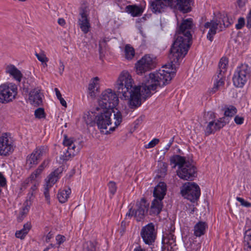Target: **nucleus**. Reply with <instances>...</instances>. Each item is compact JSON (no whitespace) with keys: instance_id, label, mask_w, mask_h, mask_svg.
<instances>
[{"instance_id":"obj_10","label":"nucleus","mask_w":251,"mask_h":251,"mask_svg":"<svg viewBox=\"0 0 251 251\" xmlns=\"http://www.w3.org/2000/svg\"><path fill=\"white\" fill-rule=\"evenodd\" d=\"M181 194L185 199L192 202L197 201L201 195L199 185L194 182L185 183L182 187Z\"/></svg>"},{"instance_id":"obj_28","label":"nucleus","mask_w":251,"mask_h":251,"mask_svg":"<svg viewBox=\"0 0 251 251\" xmlns=\"http://www.w3.org/2000/svg\"><path fill=\"white\" fill-rule=\"evenodd\" d=\"M162 243L163 246L171 247L173 248L176 246V238L174 235L172 233L167 235L166 236H164L163 237Z\"/></svg>"},{"instance_id":"obj_7","label":"nucleus","mask_w":251,"mask_h":251,"mask_svg":"<svg viewBox=\"0 0 251 251\" xmlns=\"http://www.w3.org/2000/svg\"><path fill=\"white\" fill-rule=\"evenodd\" d=\"M228 59L226 57H222L219 63L218 69L216 74L213 76L214 86L210 93L214 94L225 84V74L227 70Z\"/></svg>"},{"instance_id":"obj_9","label":"nucleus","mask_w":251,"mask_h":251,"mask_svg":"<svg viewBox=\"0 0 251 251\" xmlns=\"http://www.w3.org/2000/svg\"><path fill=\"white\" fill-rule=\"evenodd\" d=\"M149 208V203L144 199H142L136 202L134 209L130 208L126 216H134L138 222L143 220L147 214Z\"/></svg>"},{"instance_id":"obj_33","label":"nucleus","mask_w":251,"mask_h":251,"mask_svg":"<svg viewBox=\"0 0 251 251\" xmlns=\"http://www.w3.org/2000/svg\"><path fill=\"white\" fill-rule=\"evenodd\" d=\"M109 41L108 38L104 37L99 42V52L100 57L103 54L104 52L107 50V42Z\"/></svg>"},{"instance_id":"obj_23","label":"nucleus","mask_w":251,"mask_h":251,"mask_svg":"<svg viewBox=\"0 0 251 251\" xmlns=\"http://www.w3.org/2000/svg\"><path fill=\"white\" fill-rule=\"evenodd\" d=\"M49 163V160H44L38 168L30 175V176L24 182L22 187L25 189L30 182L32 183V181L34 180L41 174L45 168L48 165Z\"/></svg>"},{"instance_id":"obj_3","label":"nucleus","mask_w":251,"mask_h":251,"mask_svg":"<svg viewBox=\"0 0 251 251\" xmlns=\"http://www.w3.org/2000/svg\"><path fill=\"white\" fill-rule=\"evenodd\" d=\"M170 163L174 164V167L178 166L176 173L181 179L193 180L197 177L196 168L190 162L186 161L185 157L179 155H174L170 158Z\"/></svg>"},{"instance_id":"obj_29","label":"nucleus","mask_w":251,"mask_h":251,"mask_svg":"<svg viewBox=\"0 0 251 251\" xmlns=\"http://www.w3.org/2000/svg\"><path fill=\"white\" fill-rule=\"evenodd\" d=\"M6 72L18 81H20L22 77V74L21 72L18 70L14 66L11 65L8 66L6 68Z\"/></svg>"},{"instance_id":"obj_5","label":"nucleus","mask_w":251,"mask_h":251,"mask_svg":"<svg viewBox=\"0 0 251 251\" xmlns=\"http://www.w3.org/2000/svg\"><path fill=\"white\" fill-rule=\"evenodd\" d=\"M251 75V68L246 63L239 65L235 71L232 80L237 87L242 88L250 79Z\"/></svg>"},{"instance_id":"obj_1","label":"nucleus","mask_w":251,"mask_h":251,"mask_svg":"<svg viewBox=\"0 0 251 251\" xmlns=\"http://www.w3.org/2000/svg\"><path fill=\"white\" fill-rule=\"evenodd\" d=\"M153 73L146 76L144 86H134V81L127 72L121 73L117 81L116 89L125 99H128L129 106L132 109L140 106L142 97L145 100L151 96V91H154L158 86L162 87L170 81L175 74V71H170L169 67H162Z\"/></svg>"},{"instance_id":"obj_19","label":"nucleus","mask_w":251,"mask_h":251,"mask_svg":"<svg viewBox=\"0 0 251 251\" xmlns=\"http://www.w3.org/2000/svg\"><path fill=\"white\" fill-rule=\"evenodd\" d=\"M204 29L203 30V33L205 32L206 29H208L209 30L207 34V38L210 42L213 40V36L216 34L217 30L219 29L222 31V23L220 20H218L217 18L214 19L210 22H207L204 24Z\"/></svg>"},{"instance_id":"obj_25","label":"nucleus","mask_w":251,"mask_h":251,"mask_svg":"<svg viewBox=\"0 0 251 251\" xmlns=\"http://www.w3.org/2000/svg\"><path fill=\"white\" fill-rule=\"evenodd\" d=\"M162 201L154 199L151 203V209L150 211V215H158L163 207Z\"/></svg>"},{"instance_id":"obj_8","label":"nucleus","mask_w":251,"mask_h":251,"mask_svg":"<svg viewBox=\"0 0 251 251\" xmlns=\"http://www.w3.org/2000/svg\"><path fill=\"white\" fill-rule=\"evenodd\" d=\"M78 142L72 138H68L66 135H64L63 144L67 148L65 149L60 159L63 161H68L75 155L81 149L80 145H77Z\"/></svg>"},{"instance_id":"obj_48","label":"nucleus","mask_w":251,"mask_h":251,"mask_svg":"<svg viewBox=\"0 0 251 251\" xmlns=\"http://www.w3.org/2000/svg\"><path fill=\"white\" fill-rule=\"evenodd\" d=\"M28 211V207L27 206H25L22 210L20 212V216L19 217V219L22 221L23 219V216L26 215Z\"/></svg>"},{"instance_id":"obj_18","label":"nucleus","mask_w":251,"mask_h":251,"mask_svg":"<svg viewBox=\"0 0 251 251\" xmlns=\"http://www.w3.org/2000/svg\"><path fill=\"white\" fill-rule=\"evenodd\" d=\"M89 10L86 6L81 7L79 9L80 18L78 23L81 31L85 34L87 33L91 28L90 21L88 18Z\"/></svg>"},{"instance_id":"obj_15","label":"nucleus","mask_w":251,"mask_h":251,"mask_svg":"<svg viewBox=\"0 0 251 251\" xmlns=\"http://www.w3.org/2000/svg\"><path fill=\"white\" fill-rule=\"evenodd\" d=\"M193 4V0H171L166 3V8L169 7L174 10H178L183 13H187L192 10Z\"/></svg>"},{"instance_id":"obj_22","label":"nucleus","mask_w":251,"mask_h":251,"mask_svg":"<svg viewBox=\"0 0 251 251\" xmlns=\"http://www.w3.org/2000/svg\"><path fill=\"white\" fill-rule=\"evenodd\" d=\"M171 0H151L150 8L155 14L161 13L166 9V3Z\"/></svg>"},{"instance_id":"obj_58","label":"nucleus","mask_w":251,"mask_h":251,"mask_svg":"<svg viewBox=\"0 0 251 251\" xmlns=\"http://www.w3.org/2000/svg\"><path fill=\"white\" fill-rule=\"evenodd\" d=\"M58 24L61 26H64L66 24V22L64 19L59 18L58 20Z\"/></svg>"},{"instance_id":"obj_31","label":"nucleus","mask_w":251,"mask_h":251,"mask_svg":"<svg viewBox=\"0 0 251 251\" xmlns=\"http://www.w3.org/2000/svg\"><path fill=\"white\" fill-rule=\"evenodd\" d=\"M83 251H98L97 243L95 241H89L83 245Z\"/></svg>"},{"instance_id":"obj_63","label":"nucleus","mask_w":251,"mask_h":251,"mask_svg":"<svg viewBox=\"0 0 251 251\" xmlns=\"http://www.w3.org/2000/svg\"><path fill=\"white\" fill-rule=\"evenodd\" d=\"M171 146H170L168 144V145L166 146V148H165V150L166 151H168L169 150L170 148L171 147Z\"/></svg>"},{"instance_id":"obj_49","label":"nucleus","mask_w":251,"mask_h":251,"mask_svg":"<svg viewBox=\"0 0 251 251\" xmlns=\"http://www.w3.org/2000/svg\"><path fill=\"white\" fill-rule=\"evenodd\" d=\"M25 231H24L22 229L17 231L15 233V236L17 238H20L21 239H23L25 238L26 234H24Z\"/></svg>"},{"instance_id":"obj_47","label":"nucleus","mask_w":251,"mask_h":251,"mask_svg":"<svg viewBox=\"0 0 251 251\" xmlns=\"http://www.w3.org/2000/svg\"><path fill=\"white\" fill-rule=\"evenodd\" d=\"M31 225L30 223L27 222L26 224H25L24 225V227H23V229H22L24 231H25V233H24V234H27L28 233V232H29V231L30 230V229H31Z\"/></svg>"},{"instance_id":"obj_14","label":"nucleus","mask_w":251,"mask_h":251,"mask_svg":"<svg viewBox=\"0 0 251 251\" xmlns=\"http://www.w3.org/2000/svg\"><path fill=\"white\" fill-rule=\"evenodd\" d=\"M62 169L57 168L51 172L46 179V184L44 185V195L48 204H50V196L49 189L54 185L59 178V175Z\"/></svg>"},{"instance_id":"obj_12","label":"nucleus","mask_w":251,"mask_h":251,"mask_svg":"<svg viewBox=\"0 0 251 251\" xmlns=\"http://www.w3.org/2000/svg\"><path fill=\"white\" fill-rule=\"evenodd\" d=\"M17 94V88L12 84L0 85V102L7 103L12 101Z\"/></svg>"},{"instance_id":"obj_39","label":"nucleus","mask_w":251,"mask_h":251,"mask_svg":"<svg viewBox=\"0 0 251 251\" xmlns=\"http://www.w3.org/2000/svg\"><path fill=\"white\" fill-rule=\"evenodd\" d=\"M244 241L247 243V244L251 249V229H248L246 230L244 235Z\"/></svg>"},{"instance_id":"obj_61","label":"nucleus","mask_w":251,"mask_h":251,"mask_svg":"<svg viewBox=\"0 0 251 251\" xmlns=\"http://www.w3.org/2000/svg\"><path fill=\"white\" fill-rule=\"evenodd\" d=\"M134 251H146L145 250L141 248V247H138L134 249Z\"/></svg>"},{"instance_id":"obj_56","label":"nucleus","mask_w":251,"mask_h":251,"mask_svg":"<svg viewBox=\"0 0 251 251\" xmlns=\"http://www.w3.org/2000/svg\"><path fill=\"white\" fill-rule=\"evenodd\" d=\"M174 249L171 247L162 246V251H174Z\"/></svg>"},{"instance_id":"obj_38","label":"nucleus","mask_w":251,"mask_h":251,"mask_svg":"<svg viewBox=\"0 0 251 251\" xmlns=\"http://www.w3.org/2000/svg\"><path fill=\"white\" fill-rule=\"evenodd\" d=\"M35 56L38 59L39 61L42 62V64H46L49 61V59L47 57L45 52L43 51H41L40 53H35Z\"/></svg>"},{"instance_id":"obj_59","label":"nucleus","mask_w":251,"mask_h":251,"mask_svg":"<svg viewBox=\"0 0 251 251\" xmlns=\"http://www.w3.org/2000/svg\"><path fill=\"white\" fill-rule=\"evenodd\" d=\"M58 100H59L62 106H63L65 107H67V103H66V101L63 98H61Z\"/></svg>"},{"instance_id":"obj_21","label":"nucleus","mask_w":251,"mask_h":251,"mask_svg":"<svg viewBox=\"0 0 251 251\" xmlns=\"http://www.w3.org/2000/svg\"><path fill=\"white\" fill-rule=\"evenodd\" d=\"M28 102L34 106H38L42 104L43 95L41 93V89L35 88L32 89L28 94Z\"/></svg>"},{"instance_id":"obj_6","label":"nucleus","mask_w":251,"mask_h":251,"mask_svg":"<svg viewBox=\"0 0 251 251\" xmlns=\"http://www.w3.org/2000/svg\"><path fill=\"white\" fill-rule=\"evenodd\" d=\"M98 103L101 109L114 110V108L118 104L119 98L114 91L108 89L101 93Z\"/></svg>"},{"instance_id":"obj_45","label":"nucleus","mask_w":251,"mask_h":251,"mask_svg":"<svg viewBox=\"0 0 251 251\" xmlns=\"http://www.w3.org/2000/svg\"><path fill=\"white\" fill-rule=\"evenodd\" d=\"M236 200L244 206L249 207L251 206V204L250 202L245 201L243 198L237 197Z\"/></svg>"},{"instance_id":"obj_26","label":"nucleus","mask_w":251,"mask_h":251,"mask_svg":"<svg viewBox=\"0 0 251 251\" xmlns=\"http://www.w3.org/2000/svg\"><path fill=\"white\" fill-rule=\"evenodd\" d=\"M207 228V225L206 222L200 221L194 227V234L197 237H201L204 234Z\"/></svg>"},{"instance_id":"obj_35","label":"nucleus","mask_w":251,"mask_h":251,"mask_svg":"<svg viewBox=\"0 0 251 251\" xmlns=\"http://www.w3.org/2000/svg\"><path fill=\"white\" fill-rule=\"evenodd\" d=\"M237 109L232 105H230L226 108L225 111L224 115L226 117H232L237 113Z\"/></svg>"},{"instance_id":"obj_30","label":"nucleus","mask_w":251,"mask_h":251,"mask_svg":"<svg viewBox=\"0 0 251 251\" xmlns=\"http://www.w3.org/2000/svg\"><path fill=\"white\" fill-rule=\"evenodd\" d=\"M71 193V189L68 188L66 189L60 190L57 194V198L60 202H65Z\"/></svg>"},{"instance_id":"obj_16","label":"nucleus","mask_w":251,"mask_h":251,"mask_svg":"<svg viewBox=\"0 0 251 251\" xmlns=\"http://www.w3.org/2000/svg\"><path fill=\"white\" fill-rule=\"evenodd\" d=\"M140 235L146 244L151 245L156 237L154 224L150 223L143 226L141 230Z\"/></svg>"},{"instance_id":"obj_55","label":"nucleus","mask_w":251,"mask_h":251,"mask_svg":"<svg viewBox=\"0 0 251 251\" xmlns=\"http://www.w3.org/2000/svg\"><path fill=\"white\" fill-rule=\"evenodd\" d=\"M247 1V0H238L237 3L239 6L241 7L245 5Z\"/></svg>"},{"instance_id":"obj_53","label":"nucleus","mask_w":251,"mask_h":251,"mask_svg":"<svg viewBox=\"0 0 251 251\" xmlns=\"http://www.w3.org/2000/svg\"><path fill=\"white\" fill-rule=\"evenodd\" d=\"M52 238H53V234L50 232L45 237V241L48 243Z\"/></svg>"},{"instance_id":"obj_13","label":"nucleus","mask_w":251,"mask_h":251,"mask_svg":"<svg viewBox=\"0 0 251 251\" xmlns=\"http://www.w3.org/2000/svg\"><path fill=\"white\" fill-rule=\"evenodd\" d=\"M13 151L14 145L12 138L7 133H3L0 136V155L8 156Z\"/></svg>"},{"instance_id":"obj_60","label":"nucleus","mask_w":251,"mask_h":251,"mask_svg":"<svg viewBox=\"0 0 251 251\" xmlns=\"http://www.w3.org/2000/svg\"><path fill=\"white\" fill-rule=\"evenodd\" d=\"M32 186L31 187V189H32L33 191H34L37 189V186L35 182H32Z\"/></svg>"},{"instance_id":"obj_51","label":"nucleus","mask_w":251,"mask_h":251,"mask_svg":"<svg viewBox=\"0 0 251 251\" xmlns=\"http://www.w3.org/2000/svg\"><path fill=\"white\" fill-rule=\"evenodd\" d=\"M244 119L242 117L239 116L237 115L234 118V121L235 123L237 125H241L243 123Z\"/></svg>"},{"instance_id":"obj_11","label":"nucleus","mask_w":251,"mask_h":251,"mask_svg":"<svg viewBox=\"0 0 251 251\" xmlns=\"http://www.w3.org/2000/svg\"><path fill=\"white\" fill-rule=\"evenodd\" d=\"M157 64L156 58L153 55L146 54L136 64L137 74H142L146 72L153 69Z\"/></svg>"},{"instance_id":"obj_27","label":"nucleus","mask_w":251,"mask_h":251,"mask_svg":"<svg viewBox=\"0 0 251 251\" xmlns=\"http://www.w3.org/2000/svg\"><path fill=\"white\" fill-rule=\"evenodd\" d=\"M126 10L133 17L139 16L141 15L143 12V9L136 5H129L126 6Z\"/></svg>"},{"instance_id":"obj_44","label":"nucleus","mask_w":251,"mask_h":251,"mask_svg":"<svg viewBox=\"0 0 251 251\" xmlns=\"http://www.w3.org/2000/svg\"><path fill=\"white\" fill-rule=\"evenodd\" d=\"M128 223H127L125 221H123L122 222L121 226L118 229V231L122 235L126 231V227Z\"/></svg>"},{"instance_id":"obj_40","label":"nucleus","mask_w":251,"mask_h":251,"mask_svg":"<svg viewBox=\"0 0 251 251\" xmlns=\"http://www.w3.org/2000/svg\"><path fill=\"white\" fill-rule=\"evenodd\" d=\"M35 116L36 118L41 119L45 117L44 110L42 108H38L35 111Z\"/></svg>"},{"instance_id":"obj_42","label":"nucleus","mask_w":251,"mask_h":251,"mask_svg":"<svg viewBox=\"0 0 251 251\" xmlns=\"http://www.w3.org/2000/svg\"><path fill=\"white\" fill-rule=\"evenodd\" d=\"M159 142V139L154 138L150 142H149L148 144L145 145V147L146 149H150V148H153L157 144H158Z\"/></svg>"},{"instance_id":"obj_50","label":"nucleus","mask_w":251,"mask_h":251,"mask_svg":"<svg viewBox=\"0 0 251 251\" xmlns=\"http://www.w3.org/2000/svg\"><path fill=\"white\" fill-rule=\"evenodd\" d=\"M89 116H90V113L88 115L84 117L85 122L87 125H90L91 126H93V125L95 123V122L93 121V119L90 118L89 119Z\"/></svg>"},{"instance_id":"obj_43","label":"nucleus","mask_w":251,"mask_h":251,"mask_svg":"<svg viewBox=\"0 0 251 251\" xmlns=\"http://www.w3.org/2000/svg\"><path fill=\"white\" fill-rule=\"evenodd\" d=\"M245 19L243 17H240L238 20V23L235 25L236 28L237 29H242L245 25Z\"/></svg>"},{"instance_id":"obj_32","label":"nucleus","mask_w":251,"mask_h":251,"mask_svg":"<svg viewBox=\"0 0 251 251\" xmlns=\"http://www.w3.org/2000/svg\"><path fill=\"white\" fill-rule=\"evenodd\" d=\"M218 20H220L222 23V31L226 27H228L232 23V19H229L227 15H220L217 18Z\"/></svg>"},{"instance_id":"obj_36","label":"nucleus","mask_w":251,"mask_h":251,"mask_svg":"<svg viewBox=\"0 0 251 251\" xmlns=\"http://www.w3.org/2000/svg\"><path fill=\"white\" fill-rule=\"evenodd\" d=\"M98 77H95L93 79L92 82L90 83L88 86L89 93L91 97L94 96V90L96 86V82L99 80Z\"/></svg>"},{"instance_id":"obj_17","label":"nucleus","mask_w":251,"mask_h":251,"mask_svg":"<svg viewBox=\"0 0 251 251\" xmlns=\"http://www.w3.org/2000/svg\"><path fill=\"white\" fill-rule=\"evenodd\" d=\"M46 148L44 146L37 147L33 152L26 157V167L30 169L38 163L41 156L46 153Z\"/></svg>"},{"instance_id":"obj_4","label":"nucleus","mask_w":251,"mask_h":251,"mask_svg":"<svg viewBox=\"0 0 251 251\" xmlns=\"http://www.w3.org/2000/svg\"><path fill=\"white\" fill-rule=\"evenodd\" d=\"M97 110L99 111L100 110V112L96 116L95 120L96 123L98 126V128L100 129H105L107 128V126L111 125V116L112 113H114V127H111L109 130L110 131H114L115 128L120 125L122 122L123 117L121 112L117 109L116 112L115 110H108L106 109H101L100 107H97Z\"/></svg>"},{"instance_id":"obj_57","label":"nucleus","mask_w":251,"mask_h":251,"mask_svg":"<svg viewBox=\"0 0 251 251\" xmlns=\"http://www.w3.org/2000/svg\"><path fill=\"white\" fill-rule=\"evenodd\" d=\"M54 91L55 92L56 96L58 99H59L62 98L61 93L60 92L59 90L57 88H55L54 89Z\"/></svg>"},{"instance_id":"obj_54","label":"nucleus","mask_w":251,"mask_h":251,"mask_svg":"<svg viewBox=\"0 0 251 251\" xmlns=\"http://www.w3.org/2000/svg\"><path fill=\"white\" fill-rule=\"evenodd\" d=\"M204 116L205 118L208 117L211 119H213L215 118L214 114L211 112H208L206 114H205Z\"/></svg>"},{"instance_id":"obj_34","label":"nucleus","mask_w":251,"mask_h":251,"mask_svg":"<svg viewBox=\"0 0 251 251\" xmlns=\"http://www.w3.org/2000/svg\"><path fill=\"white\" fill-rule=\"evenodd\" d=\"M125 57L127 59H131L135 55L134 49L129 45H126L125 49Z\"/></svg>"},{"instance_id":"obj_37","label":"nucleus","mask_w":251,"mask_h":251,"mask_svg":"<svg viewBox=\"0 0 251 251\" xmlns=\"http://www.w3.org/2000/svg\"><path fill=\"white\" fill-rule=\"evenodd\" d=\"M160 169H158V176L159 177H164L167 171V165L165 163H161L160 164Z\"/></svg>"},{"instance_id":"obj_24","label":"nucleus","mask_w":251,"mask_h":251,"mask_svg":"<svg viewBox=\"0 0 251 251\" xmlns=\"http://www.w3.org/2000/svg\"><path fill=\"white\" fill-rule=\"evenodd\" d=\"M166 191L167 185L166 183L164 182H160L155 187L153 190V196L155 197V199L162 201L166 195Z\"/></svg>"},{"instance_id":"obj_41","label":"nucleus","mask_w":251,"mask_h":251,"mask_svg":"<svg viewBox=\"0 0 251 251\" xmlns=\"http://www.w3.org/2000/svg\"><path fill=\"white\" fill-rule=\"evenodd\" d=\"M108 186L110 193L114 195L117 191L116 183L114 181H111L108 183Z\"/></svg>"},{"instance_id":"obj_20","label":"nucleus","mask_w":251,"mask_h":251,"mask_svg":"<svg viewBox=\"0 0 251 251\" xmlns=\"http://www.w3.org/2000/svg\"><path fill=\"white\" fill-rule=\"evenodd\" d=\"M227 123L225 117L219 118L216 122L213 120L209 121L204 129L205 135L208 136L214 133L216 131L223 128Z\"/></svg>"},{"instance_id":"obj_46","label":"nucleus","mask_w":251,"mask_h":251,"mask_svg":"<svg viewBox=\"0 0 251 251\" xmlns=\"http://www.w3.org/2000/svg\"><path fill=\"white\" fill-rule=\"evenodd\" d=\"M56 240L57 244L60 245L66 240V237L63 235L58 234L56 237Z\"/></svg>"},{"instance_id":"obj_2","label":"nucleus","mask_w":251,"mask_h":251,"mask_svg":"<svg viewBox=\"0 0 251 251\" xmlns=\"http://www.w3.org/2000/svg\"><path fill=\"white\" fill-rule=\"evenodd\" d=\"M195 28V24L191 18L182 19L180 24L177 22L175 41L169 55L170 63L165 65L163 67H169L170 71H176V65L187 53L192 44V34Z\"/></svg>"},{"instance_id":"obj_52","label":"nucleus","mask_w":251,"mask_h":251,"mask_svg":"<svg viewBox=\"0 0 251 251\" xmlns=\"http://www.w3.org/2000/svg\"><path fill=\"white\" fill-rule=\"evenodd\" d=\"M59 63L60 66L59 67V73L61 75H62L64 72L65 66L62 61L60 60Z\"/></svg>"},{"instance_id":"obj_62","label":"nucleus","mask_w":251,"mask_h":251,"mask_svg":"<svg viewBox=\"0 0 251 251\" xmlns=\"http://www.w3.org/2000/svg\"><path fill=\"white\" fill-rule=\"evenodd\" d=\"M174 137H172L170 141H169V143H168V144L170 145V146H172V145L173 144V143L174 142Z\"/></svg>"},{"instance_id":"obj_64","label":"nucleus","mask_w":251,"mask_h":251,"mask_svg":"<svg viewBox=\"0 0 251 251\" xmlns=\"http://www.w3.org/2000/svg\"><path fill=\"white\" fill-rule=\"evenodd\" d=\"M49 247H50V249L51 248H54L55 245L52 244H50V245L49 246Z\"/></svg>"}]
</instances>
